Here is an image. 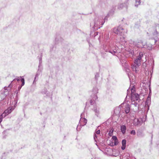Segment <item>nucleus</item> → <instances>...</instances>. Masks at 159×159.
I'll return each instance as SVG.
<instances>
[{
  "mask_svg": "<svg viewBox=\"0 0 159 159\" xmlns=\"http://www.w3.org/2000/svg\"><path fill=\"white\" fill-rule=\"evenodd\" d=\"M113 31L116 34L120 35L124 34L125 33H126L127 32V30H125L120 25L117 28H114Z\"/></svg>",
  "mask_w": 159,
  "mask_h": 159,
  "instance_id": "1",
  "label": "nucleus"
},
{
  "mask_svg": "<svg viewBox=\"0 0 159 159\" xmlns=\"http://www.w3.org/2000/svg\"><path fill=\"white\" fill-rule=\"evenodd\" d=\"M100 19L98 17H96L95 18L94 21V26L95 27H98L99 28H100V26L98 27L100 25L102 26L103 25L104 22L102 21L101 22L100 21Z\"/></svg>",
  "mask_w": 159,
  "mask_h": 159,
  "instance_id": "2",
  "label": "nucleus"
},
{
  "mask_svg": "<svg viewBox=\"0 0 159 159\" xmlns=\"http://www.w3.org/2000/svg\"><path fill=\"white\" fill-rule=\"evenodd\" d=\"M13 109L12 107H9L6 109L4 112L1 115V116L5 117L6 116L10 114L12 111Z\"/></svg>",
  "mask_w": 159,
  "mask_h": 159,
  "instance_id": "3",
  "label": "nucleus"
},
{
  "mask_svg": "<svg viewBox=\"0 0 159 159\" xmlns=\"http://www.w3.org/2000/svg\"><path fill=\"white\" fill-rule=\"evenodd\" d=\"M126 141L125 139H123L122 142V146L121 147V149L123 150H124L126 148Z\"/></svg>",
  "mask_w": 159,
  "mask_h": 159,
  "instance_id": "4",
  "label": "nucleus"
},
{
  "mask_svg": "<svg viewBox=\"0 0 159 159\" xmlns=\"http://www.w3.org/2000/svg\"><path fill=\"white\" fill-rule=\"evenodd\" d=\"M121 131L123 134H124L125 133L126 130V127L125 125H122L120 127Z\"/></svg>",
  "mask_w": 159,
  "mask_h": 159,
  "instance_id": "5",
  "label": "nucleus"
},
{
  "mask_svg": "<svg viewBox=\"0 0 159 159\" xmlns=\"http://www.w3.org/2000/svg\"><path fill=\"white\" fill-rule=\"evenodd\" d=\"M143 56V54L142 52H140L139 53V56L137 57L136 59L138 60H140L141 61V59L142 57Z\"/></svg>",
  "mask_w": 159,
  "mask_h": 159,
  "instance_id": "6",
  "label": "nucleus"
},
{
  "mask_svg": "<svg viewBox=\"0 0 159 159\" xmlns=\"http://www.w3.org/2000/svg\"><path fill=\"white\" fill-rule=\"evenodd\" d=\"M129 109H130V107L129 106V105H127L125 107V112L127 114L129 112Z\"/></svg>",
  "mask_w": 159,
  "mask_h": 159,
  "instance_id": "7",
  "label": "nucleus"
},
{
  "mask_svg": "<svg viewBox=\"0 0 159 159\" xmlns=\"http://www.w3.org/2000/svg\"><path fill=\"white\" fill-rule=\"evenodd\" d=\"M139 66V65H138V64L134 63V64L132 66V68L133 70L135 69L136 70L137 69H138V67Z\"/></svg>",
  "mask_w": 159,
  "mask_h": 159,
  "instance_id": "8",
  "label": "nucleus"
},
{
  "mask_svg": "<svg viewBox=\"0 0 159 159\" xmlns=\"http://www.w3.org/2000/svg\"><path fill=\"white\" fill-rule=\"evenodd\" d=\"M141 61L140 60H138V59H136L134 61V63L138 64L140 66L141 64Z\"/></svg>",
  "mask_w": 159,
  "mask_h": 159,
  "instance_id": "9",
  "label": "nucleus"
},
{
  "mask_svg": "<svg viewBox=\"0 0 159 159\" xmlns=\"http://www.w3.org/2000/svg\"><path fill=\"white\" fill-rule=\"evenodd\" d=\"M135 2L136 4L135 5V6L137 7L140 5L141 2L140 0H135Z\"/></svg>",
  "mask_w": 159,
  "mask_h": 159,
  "instance_id": "10",
  "label": "nucleus"
},
{
  "mask_svg": "<svg viewBox=\"0 0 159 159\" xmlns=\"http://www.w3.org/2000/svg\"><path fill=\"white\" fill-rule=\"evenodd\" d=\"M114 131V129H111L109 131V135L110 136H112L113 133Z\"/></svg>",
  "mask_w": 159,
  "mask_h": 159,
  "instance_id": "11",
  "label": "nucleus"
},
{
  "mask_svg": "<svg viewBox=\"0 0 159 159\" xmlns=\"http://www.w3.org/2000/svg\"><path fill=\"white\" fill-rule=\"evenodd\" d=\"M124 6V5L123 4H120L118 6V8L119 10L123 8Z\"/></svg>",
  "mask_w": 159,
  "mask_h": 159,
  "instance_id": "12",
  "label": "nucleus"
},
{
  "mask_svg": "<svg viewBox=\"0 0 159 159\" xmlns=\"http://www.w3.org/2000/svg\"><path fill=\"white\" fill-rule=\"evenodd\" d=\"M136 120L137 121V123H136V122H135L134 123V125H137L140 123V122L139 120V119H136Z\"/></svg>",
  "mask_w": 159,
  "mask_h": 159,
  "instance_id": "13",
  "label": "nucleus"
},
{
  "mask_svg": "<svg viewBox=\"0 0 159 159\" xmlns=\"http://www.w3.org/2000/svg\"><path fill=\"white\" fill-rule=\"evenodd\" d=\"M21 81L22 82L21 86H23L25 84V80L24 78H21Z\"/></svg>",
  "mask_w": 159,
  "mask_h": 159,
  "instance_id": "14",
  "label": "nucleus"
},
{
  "mask_svg": "<svg viewBox=\"0 0 159 159\" xmlns=\"http://www.w3.org/2000/svg\"><path fill=\"white\" fill-rule=\"evenodd\" d=\"M109 52L112 53L113 55H115V54L116 53L117 51L116 50L113 51H110Z\"/></svg>",
  "mask_w": 159,
  "mask_h": 159,
  "instance_id": "15",
  "label": "nucleus"
},
{
  "mask_svg": "<svg viewBox=\"0 0 159 159\" xmlns=\"http://www.w3.org/2000/svg\"><path fill=\"white\" fill-rule=\"evenodd\" d=\"M157 32L156 30H155L154 32L153 33V35L154 36H156L157 35Z\"/></svg>",
  "mask_w": 159,
  "mask_h": 159,
  "instance_id": "16",
  "label": "nucleus"
},
{
  "mask_svg": "<svg viewBox=\"0 0 159 159\" xmlns=\"http://www.w3.org/2000/svg\"><path fill=\"white\" fill-rule=\"evenodd\" d=\"M112 139L114 140H116L117 139V137L115 136H113L112 137Z\"/></svg>",
  "mask_w": 159,
  "mask_h": 159,
  "instance_id": "17",
  "label": "nucleus"
},
{
  "mask_svg": "<svg viewBox=\"0 0 159 159\" xmlns=\"http://www.w3.org/2000/svg\"><path fill=\"white\" fill-rule=\"evenodd\" d=\"M130 134H133L134 135H135V130H132L130 132Z\"/></svg>",
  "mask_w": 159,
  "mask_h": 159,
  "instance_id": "18",
  "label": "nucleus"
},
{
  "mask_svg": "<svg viewBox=\"0 0 159 159\" xmlns=\"http://www.w3.org/2000/svg\"><path fill=\"white\" fill-rule=\"evenodd\" d=\"M155 40V43L159 45V39L158 40Z\"/></svg>",
  "mask_w": 159,
  "mask_h": 159,
  "instance_id": "19",
  "label": "nucleus"
},
{
  "mask_svg": "<svg viewBox=\"0 0 159 159\" xmlns=\"http://www.w3.org/2000/svg\"><path fill=\"white\" fill-rule=\"evenodd\" d=\"M118 140L114 141V144L115 145H116L118 144Z\"/></svg>",
  "mask_w": 159,
  "mask_h": 159,
  "instance_id": "20",
  "label": "nucleus"
},
{
  "mask_svg": "<svg viewBox=\"0 0 159 159\" xmlns=\"http://www.w3.org/2000/svg\"><path fill=\"white\" fill-rule=\"evenodd\" d=\"M100 130H98L96 132V133L98 134H100Z\"/></svg>",
  "mask_w": 159,
  "mask_h": 159,
  "instance_id": "21",
  "label": "nucleus"
},
{
  "mask_svg": "<svg viewBox=\"0 0 159 159\" xmlns=\"http://www.w3.org/2000/svg\"><path fill=\"white\" fill-rule=\"evenodd\" d=\"M3 117H2L1 116L0 117V123H1L2 121V118Z\"/></svg>",
  "mask_w": 159,
  "mask_h": 159,
  "instance_id": "22",
  "label": "nucleus"
},
{
  "mask_svg": "<svg viewBox=\"0 0 159 159\" xmlns=\"http://www.w3.org/2000/svg\"><path fill=\"white\" fill-rule=\"evenodd\" d=\"M84 122L85 123V124H84V125H85L86 124V123H87V120L86 119H84Z\"/></svg>",
  "mask_w": 159,
  "mask_h": 159,
  "instance_id": "23",
  "label": "nucleus"
},
{
  "mask_svg": "<svg viewBox=\"0 0 159 159\" xmlns=\"http://www.w3.org/2000/svg\"><path fill=\"white\" fill-rule=\"evenodd\" d=\"M16 80L17 81H19L20 80V78H18V79H16Z\"/></svg>",
  "mask_w": 159,
  "mask_h": 159,
  "instance_id": "24",
  "label": "nucleus"
}]
</instances>
